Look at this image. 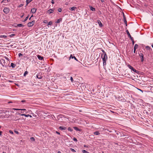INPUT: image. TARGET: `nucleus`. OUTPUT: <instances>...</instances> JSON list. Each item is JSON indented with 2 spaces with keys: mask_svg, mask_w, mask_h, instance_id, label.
<instances>
[{
  "mask_svg": "<svg viewBox=\"0 0 153 153\" xmlns=\"http://www.w3.org/2000/svg\"><path fill=\"white\" fill-rule=\"evenodd\" d=\"M101 57H102L103 65H106V61L107 60V56L106 53H105L102 54Z\"/></svg>",
  "mask_w": 153,
  "mask_h": 153,
  "instance_id": "obj_1",
  "label": "nucleus"
},
{
  "mask_svg": "<svg viewBox=\"0 0 153 153\" xmlns=\"http://www.w3.org/2000/svg\"><path fill=\"white\" fill-rule=\"evenodd\" d=\"M127 66L128 67V68L131 69L132 71H133L134 72H135L136 73H137V72H138V71L135 69L133 68L132 67L131 65H129V64L127 65Z\"/></svg>",
  "mask_w": 153,
  "mask_h": 153,
  "instance_id": "obj_2",
  "label": "nucleus"
},
{
  "mask_svg": "<svg viewBox=\"0 0 153 153\" xmlns=\"http://www.w3.org/2000/svg\"><path fill=\"white\" fill-rule=\"evenodd\" d=\"M35 23V20L33 21L32 22H29L27 24V26L28 27H31L33 26Z\"/></svg>",
  "mask_w": 153,
  "mask_h": 153,
  "instance_id": "obj_3",
  "label": "nucleus"
},
{
  "mask_svg": "<svg viewBox=\"0 0 153 153\" xmlns=\"http://www.w3.org/2000/svg\"><path fill=\"white\" fill-rule=\"evenodd\" d=\"M9 9L7 7H5L3 10L4 12L6 14L8 13L9 12Z\"/></svg>",
  "mask_w": 153,
  "mask_h": 153,
  "instance_id": "obj_4",
  "label": "nucleus"
},
{
  "mask_svg": "<svg viewBox=\"0 0 153 153\" xmlns=\"http://www.w3.org/2000/svg\"><path fill=\"white\" fill-rule=\"evenodd\" d=\"M1 63L2 64V65L3 66L5 65V60L4 59H1L0 60Z\"/></svg>",
  "mask_w": 153,
  "mask_h": 153,
  "instance_id": "obj_5",
  "label": "nucleus"
},
{
  "mask_svg": "<svg viewBox=\"0 0 153 153\" xmlns=\"http://www.w3.org/2000/svg\"><path fill=\"white\" fill-rule=\"evenodd\" d=\"M54 11V9H50L47 11V13L50 14L53 13Z\"/></svg>",
  "mask_w": 153,
  "mask_h": 153,
  "instance_id": "obj_6",
  "label": "nucleus"
},
{
  "mask_svg": "<svg viewBox=\"0 0 153 153\" xmlns=\"http://www.w3.org/2000/svg\"><path fill=\"white\" fill-rule=\"evenodd\" d=\"M19 114V115H20L21 116H25L26 117H31L32 116L31 115H30L29 114H27V115H26L25 114H20V113H19L18 114Z\"/></svg>",
  "mask_w": 153,
  "mask_h": 153,
  "instance_id": "obj_7",
  "label": "nucleus"
},
{
  "mask_svg": "<svg viewBox=\"0 0 153 153\" xmlns=\"http://www.w3.org/2000/svg\"><path fill=\"white\" fill-rule=\"evenodd\" d=\"M71 59H74L76 61H78L77 59L76 58L75 56H73L71 54V55L70 56L69 58V60H70L71 58Z\"/></svg>",
  "mask_w": 153,
  "mask_h": 153,
  "instance_id": "obj_8",
  "label": "nucleus"
},
{
  "mask_svg": "<svg viewBox=\"0 0 153 153\" xmlns=\"http://www.w3.org/2000/svg\"><path fill=\"white\" fill-rule=\"evenodd\" d=\"M36 9L35 8H33L32 9L31 12L33 13H36Z\"/></svg>",
  "mask_w": 153,
  "mask_h": 153,
  "instance_id": "obj_9",
  "label": "nucleus"
},
{
  "mask_svg": "<svg viewBox=\"0 0 153 153\" xmlns=\"http://www.w3.org/2000/svg\"><path fill=\"white\" fill-rule=\"evenodd\" d=\"M76 9V7H72L70 8L69 9L71 11H74Z\"/></svg>",
  "mask_w": 153,
  "mask_h": 153,
  "instance_id": "obj_10",
  "label": "nucleus"
},
{
  "mask_svg": "<svg viewBox=\"0 0 153 153\" xmlns=\"http://www.w3.org/2000/svg\"><path fill=\"white\" fill-rule=\"evenodd\" d=\"M37 57L38 59L40 60H42L43 59V57L39 55H37Z\"/></svg>",
  "mask_w": 153,
  "mask_h": 153,
  "instance_id": "obj_11",
  "label": "nucleus"
},
{
  "mask_svg": "<svg viewBox=\"0 0 153 153\" xmlns=\"http://www.w3.org/2000/svg\"><path fill=\"white\" fill-rule=\"evenodd\" d=\"M59 129L62 130L66 129V128L65 126H60L59 127Z\"/></svg>",
  "mask_w": 153,
  "mask_h": 153,
  "instance_id": "obj_12",
  "label": "nucleus"
},
{
  "mask_svg": "<svg viewBox=\"0 0 153 153\" xmlns=\"http://www.w3.org/2000/svg\"><path fill=\"white\" fill-rule=\"evenodd\" d=\"M97 23L99 24V25L100 27H101L102 26V24L100 20H97Z\"/></svg>",
  "mask_w": 153,
  "mask_h": 153,
  "instance_id": "obj_13",
  "label": "nucleus"
},
{
  "mask_svg": "<svg viewBox=\"0 0 153 153\" xmlns=\"http://www.w3.org/2000/svg\"><path fill=\"white\" fill-rule=\"evenodd\" d=\"M89 7L90 8V10H91L93 11H95V9L94 7H93L92 6H90Z\"/></svg>",
  "mask_w": 153,
  "mask_h": 153,
  "instance_id": "obj_14",
  "label": "nucleus"
},
{
  "mask_svg": "<svg viewBox=\"0 0 153 153\" xmlns=\"http://www.w3.org/2000/svg\"><path fill=\"white\" fill-rule=\"evenodd\" d=\"M62 19L61 18L59 19H58L57 21H56L55 22V23H60L62 21Z\"/></svg>",
  "mask_w": 153,
  "mask_h": 153,
  "instance_id": "obj_15",
  "label": "nucleus"
},
{
  "mask_svg": "<svg viewBox=\"0 0 153 153\" xmlns=\"http://www.w3.org/2000/svg\"><path fill=\"white\" fill-rule=\"evenodd\" d=\"M20 119V118H19L18 117L16 116L15 117V118L13 120L14 121H17Z\"/></svg>",
  "mask_w": 153,
  "mask_h": 153,
  "instance_id": "obj_16",
  "label": "nucleus"
},
{
  "mask_svg": "<svg viewBox=\"0 0 153 153\" xmlns=\"http://www.w3.org/2000/svg\"><path fill=\"white\" fill-rule=\"evenodd\" d=\"M124 23L126 24V26H127V22L126 20V18H125L124 17Z\"/></svg>",
  "mask_w": 153,
  "mask_h": 153,
  "instance_id": "obj_17",
  "label": "nucleus"
},
{
  "mask_svg": "<svg viewBox=\"0 0 153 153\" xmlns=\"http://www.w3.org/2000/svg\"><path fill=\"white\" fill-rule=\"evenodd\" d=\"M11 66L13 68H14L16 66V65L13 63H11Z\"/></svg>",
  "mask_w": 153,
  "mask_h": 153,
  "instance_id": "obj_18",
  "label": "nucleus"
},
{
  "mask_svg": "<svg viewBox=\"0 0 153 153\" xmlns=\"http://www.w3.org/2000/svg\"><path fill=\"white\" fill-rule=\"evenodd\" d=\"M94 134L96 135H98L100 134L98 131H96L94 133Z\"/></svg>",
  "mask_w": 153,
  "mask_h": 153,
  "instance_id": "obj_19",
  "label": "nucleus"
},
{
  "mask_svg": "<svg viewBox=\"0 0 153 153\" xmlns=\"http://www.w3.org/2000/svg\"><path fill=\"white\" fill-rule=\"evenodd\" d=\"M33 0H27L26 1V5H27L30 2L32 1Z\"/></svg>",
  "mask_w": 153,
  "mask_h": 153,
  "instance_id": "obj_20",
  "label": "nucleus"
},
{
  "mask_svg": "<svg viewBox=\"0 0 153 153\" xmlns=\"http://www.w3.org/2000/svg\"><path fill=\"white\" fill-rule=\"evenodd\" d=\"M73 128L74 129L77 131H80V130L77 127H73Z\"/></svg>",
  "mask_w": 153,
  "mask_h": 153,
  "instance_id": "obj_21",
  "label": "nucleus"
},
{
  "mask_svg": "<svg viewBox=\"0 0 153 153\" xmlns=\"http://www.w3.org/2000/svg\"><path fill=\"white\" fill-rule=\"evenodd\" d=\"M126 33L128 36L129 37H131V36L129 31H128V30H127L126 31Z\"/></svg>",
  "mask_w": 153,
  "mask_h": 153,
  "instance_id": "obj_22",
  "label": "nucleus"
},
{
  "mask_svg": "<svg viewBox=\"0 0 153 153\" xmlns=\"http://www.w3.org/2000/svg\"><path fill=\"white\" fill-rule=\"evenodd\" d=\"M7 37V36L5 35H1L0 36V38H6Z\"/></svg>",
  "mask_w": 153,
  "mask_h": 153,
  "instance_id": "obj_23",
  "label": "nucleus"
},
{
  "mask_svg": "<svg viewBox=\"0 0 153 153\" xmlns=\"http://www.w3.org/2000/svg\"><path fill=\"white\" fill-rule=\"evenodd\" d=\"M138 45L137 44H135L134 47V49L136 50L138 48Z\"/></svg>",
  "mask_w": 153,
  "mask_h": 153,
  "instance_id": "obj_24",
  "label": "nucleus"
},
{
  "mask_svg": "<svg viewBox=\"0 0 153 153\" xmlns=\"http://www.w3.org/2000/svg\"><path fill=\"white\" fill-rule=\"evenodd\" d=\"M139 56H140V58H144V55L142 53H140L139 54Z\"/></svg>",
  "mask_w": 153,
  "mask_h": 153,
  "instance_id": "obj_25",
  "label": "nucleus"
},
{
  "mask_svg": "<svg viewBox=\"0 0 153 153\" xmlns=\"http://www.w3.org/2000/svg\"><path fill=\"white\" fill-rule=\"evenodd\" d=\"M30 140L31 141L33 142L35 140V138L33 137H31L30 138Z\"/></svg>",
  "mask_w": 153,
  "mask_h": 153,
  "instance_id": "obj_26",
  "label": "nucleus"
},
{
  "mask_svg": "<svg viewBox=\"0 0 153 153\" xmlns=\"http://www.w3.org/2000/svg\"><path fill=\"white\" fill-rule=\"evenodd\" d=\"M68 131H73V129L69 127L68 128Z\"/></svg>",
  "mask_w": 153,
  "mask_h": 153,
  "instance_id": "obj_27",
  "label": "nucleus"
},
{
  "mask_svg": "<svg viewBox=\"0 0 153 153\" xmlns=\"http://www.w3.org/2000/svg\"><path fill=\"white\" fill-rule=\"evenodd\" d=\"M82 152L83 153H89V152L85 150H82Z\"/></svg>",
  "mask_w": 153,
  "mask_h": 153,
  "instance_id": "obj_28",
  "label": "nucleus"
},
{
  "mask_svg": "<svg viewBox=\"0 0 153 153\" xmlns=\"http://www.w3.org/2000/svg\"><path fill=\"white\" fill-rule=\"evenodd\" d=\"M17 26H18L19 27H21L24 26V25H23L22 24H19L17 25Z\"/></svg>",
  "mask_w": 153,
  "mask_h": 153,
  "instance_id": "obj_29",
  "label": "nucleus"
},
{
  "mask_svg": "<svg viewBox=\"0 0 153 153\" xmlns=\"http://www.w3.org/2000/svg\"><path fill=\"white\" fill-rule=\"evenodd\" d=\"M62 9L61 8H59L58 9V11L59 12H61L62 11Z\"/></svg>",
  "mask_w": 153,
  "mask_h": 153,
  "instance_id": "obj_30",
  "label": "nucleus"
},
{
  "mask_svg": "<svg viewBox=\"0 0 153 153\" xmlns=\"http://www.w3.org/2000/svg\"><path fill=\"white\" fill-rule=\"evenodd\" d=\"M52 24V22L51 21H50L48 23V25H51Z\"/></svg>",
  "mask_w": 153,
  "mask_h": 153,
  "instance_id": "obj_31",
  "label": "nucleus"
},
{
  "mask_svg": "<svg viewBox=\"0 0 153 153\" xmlns=\"http://www.w3.org/2000/svg\"><path fill=\"white\" fill-rule=\"evenodd\" d=\"M28 16L26 17L25 18V19L23 21V22H25L27 20V19H28Z\"/></svg>",
  "mask_w": 153,
  "mask_h": 153,
  "instance_id": "obj_32",
  "label": "nucleus"
},
{
  "mask_svg": "<svg viewBox=\"0 0 153 153\" xmlns=\"http://www.w3.org/2000/svg\"><path fill=\"white\" fill-rule=\"evenodd\" d=\"M70 79H71V82H74V80H73V78H72V76H71Z\"/></svg>",
  "mask_w": 153,
  "mask_h": 153,
  "instance_id": "obj_33",
  "label": "nucleus"
},
{
  "mask_svg": "<svg viewBox=\"0 0 153 153\" xmlns=\"http://www.w3.org/2000/svg\"><path fill=\"white\" fill-rule=\"evenodd\" d=\"M27 73L28 72L27 71H25L24 74V76H25L26 74H27Z\"/></svg>",
  "mask_w": 153,
  "mask_h": 153,
  "instance_id": "obj_34",
  "label": "nucleus"
},
{
  "mask_svg": "<svg viewBox=\"0 0 153 153\" xmlns=\"http://www.w3.org/2000/svg\"><path fill=\"white\" fill-rule=\"evenodd\" d=\"M43 22L44 23H47L48 21L47 20H45L43 21Z\"/></svg>",
  "mask_w": 153,
  "mask_h": 153,
  "instance_id": "obj_35",
  "label": "nucleus"
},
{
  "mask_svg": "<svg viewBox=\"0 0 153 153\" xmlns=\"http://www.w3.org/2000/svg\"><path fill=\"white\" fill-rule=\"evenodd\" d=\"M70 149L71 151L73 152H76L75 150L74 149L72 148H71Z\"/></svg>",
  "mask_w": 153,
  "mask_h": 153,
  "instance_id": "obj_36",
  "label": "nucleus"
},
{
  "mask_svg": "<svg viewBox=\"0 0 153 153\" xmlns=\"http://www.w3.org/2000/svg\"><path fill=\"white\" fill-rule=\"evenodd\" d=\"M13 109L15 110H20V109L19 108H13Z\"/></svg>",
  "mask_w": 153,
  "mask_h": 153,
  "instance_id": "obj_37",
  "label": "nucleus"
},
{
  "mask_svg": "<svg viewBox=\"0 0 153 153\" xmlns=\"http://www.w3.org/2000/svg\"><path fill=\"white\" fill-rule=\"evenodd\" d=\"M146 49L149 50L150 49V48L148 46H147L146 47Z\"/></svg>",
  "mask_w": 153,
  "mask_h": 153,
  "instance_id": "obj_38",
  "label": "nucleus"
},
{
  "mask_svg": "<svg viewBox=\"0 0 153 153\" xmlns=\"http://www.w3.org/2000/svg\"><path fill=\"white\" fill-rule=\"evenodd\" d=\"M129 38H130L131 40L132 41H133V40H134V39L131 36V37H130Z\"/></svg>",
  "mask_w": 153,
  "mask_h": 153,
  "instance_id": "obj_39",
  "label": "nucleus"
},
{
  "mask_svg": "<svg viewBox=\"0 0 153 153\" xmlns=\"http://www.w3.org/2000/svg\"><path fill=\"white\" fill-rule=\"evenodd\" d=\"M23 55V54H22L21 53H19L18 54V56L19 57H20L21 56H22Z\"/></svg>",
  "mask_w": 153,
  "mask_h": 153,
  "instance_id": "obj_40",
  "label": "nucleus"
},
{
  "mask_svg": "<svg viewBox=\"0 0 153 153\" xmlns=\"http://www.w3.org/2000/svg\"><path fill=\"white\" fill-rule=\"evenodd\" d=\"M73 140L74 141H76V142L77 141V139L76 138H75V137H74V138Z\"/></svg>",
  "mask_w": 153,
  "mask_h": 153,
  "instance_id": "obj_41",
  "label": "nucleus"
},
{
  "mask_svg": "<svg viewBox=\"0 0 153 153\" xmlns=\"http://www.w3.org/2000/svg\"><path fill=\"white\" fill-rule=\"evenodd\" d=\"M9 132L12 134H13V131L11 130H10Z\"/></svg>",
  "mask_w": 153,
  "mask_h": 153,
  "instance_id": "obj_42",
  "label": "nucleus"
},
{
  "mask_svg": "<svg viewBox=\"0 0 153 153\" xmlns=\"http://www.w3.org/2000/svg\"><path fill=\"white\" fill-rule=\"evenodd\" d=\"M15 35V34H11L10 35V36L12 37L14 36Z\"/></svg>",
  "mask_w": 153,
  "mask_h": 153,
  "instance_id": "obj_43",
  "label": "nucleus"
},
{
  "mask_svg": "<svg viewBox=\"0 0 153 153\" xmlns=\"http://www.w3.org/2000/svg\"><path fill=\"white\" fill-rule=\"evenodd\" d=\"M144 60V58H141V62H143Z\"/></svg>",
  "mask_w": 153,
  "mask_h": 153,
  "instance_id": "obj_44",
  "label": "nucleus"
},
{
  "mask_svg": "<svg viewBox=\"0 0 153 153\" xmlns=\"http://www.w3.org/2000/svg\"><path fill=\"white\" fill-rule=\"evenodd\" d=\"M20 110L21 111H26V109H20Z\"/></svg>",
  "mask_w": 153,
  "mask_h": 153,
  "instance_id": "obj_45",
  "label": "nucleus"
},
{
  "mask_svg": "<svg viewBox=\"0 0 153 153\" xmlns=\"http://www.w3.org/2000/svg\"><path fill=\"white\" fill-rule=\"evenodd\" d=\"M51 3L52 4H54V0H52L51 1Z\"/></svg>",
  "mask_w": 153,
  "mask_h": 153,
  "instance_id": "obj_46",
  "label": "nucleus"
},
{
  "mask_svg": "<svg viewBox=\"0 0 153 153\" xmlns=\"http://www.w3.org/2000/svg\"><path fill=\"white\" fill-rule=\"evenodd\" d=\"M2 131H0V136H1L2 135Z\"/></svg>",
  "mask_w": 153,
  "mask_h": 153,
  "instance_id": "obj_47",
  "label": "nucleus"
},
{
  "mask_svg": "<svg viewBox=\"0 0 153 153\" xmlns=\"http://www.w3.org/2000/svg\"><path fill=\"white\" fill-rule=\"evenodd\" d=\"M56 133L58 134H60V133L57 131H56Z\"/></svg>",
  "mask_w": 153,
  "mask_h": 153,
  "instance_id": "obj_48",
  "label": "nucleus"
},
{
  "mask_svg": "<svg viewBox=\"0 0 153 153\" xmlns=\"http://www.w3.org/2000/svg\"><path fill=\"white\" fill-rule=\"evenodd\" d=\"M136 49H134V53H136Z\"/></svg>",
  "mask_w": 153,
  "mask_h": 153,
  "instance_id": "obj_49",
  "label": "nucleus"
},
{
  "mask_svg": "<svg viewBox=\"0 0 153 153\" xmlns=\"http://www.w3.org/2000/svg\"><path fill=\"white\" fill-rule=\"evenodd\" d=\"M21 102H25V100H23L21 101Z\"/></svg>",
  "mask_w": 153,
  "mask_h": 153,
  "instance_id": "obj_50",
  "label": "nucleus"
},
{
  "mask_svg": "<svg viewBox=\"0 0 153 153\" xmlns=\"http://www.w3.org/2000/svg\"><path fill=\"white\" fill-rule=\"evenodd\" d=\"M132 44L133 45H134V40H133V41H132Z\"/></svg>",
  "mask_w": 153,
  "mask_h": 153,
  "instance_id": "obj_51",
  "label": "nucleus"
},
{
  "mask_svg": "<svg viewBox=\"0 0 153 153\" xmlns=\"http://www.w3.org/2000/svg\"><path fill=\"white\" fill-rule=\"evenodd\" d=\"M138 89L139 90H140V91H141L142 92H143V91H142L141 90V89Z\"/></svg>",
  "mask_w": 153,
  "mask_h": 153,
  "instance_id": "obj_52",
  "label": "nucleus"
},
{
  "mask_svg": "<svg viewBox=\"0 0 153 153\" xmlns=\"http://www.w3.org/2000/svg\"><path fill=\"white\" fill-rule=\"evenodd\" d=\"M15 132L16 134H18L19 133L18 131H16Z\"/></svg>",
  "mask_w": 153,
  "mask_h": 153,
  "instance_id": "obj_53",
  "label": "nucleus"
},
{
  "mask_svg": "<svg viewBox=\"0 0 153 153\" xmlns=\"http://www.w3.org/2000/svg\"><path fill=\"white\" fill-rule=\"evenodd\" d=\"M101 1L102 2H104V0H101Z\"/></svg>",
  "mask_w": 153,
  "mask_h": 153,
  "instance_id": "obj_54",
  "label": "nucleus"
},
{
  "mask_svg": "<svg viewBox=\"0 0 153 153\" xmlns=\"http://www.w3.org/2000/svg\"><path fill=\"white\" fill-rule=\"evenodd\" d=\"M102 51L103 53H105L104 50H102Z\"/></svg>",
  "mask_w": 153,
  "mask_h": 153,
  "instance_id": "obj_55",
  "label": "nucleus"
},
{
  "mask_svg": "<svg viewBox=\"0 0 153 153\" xmlns=\"http://www.w3.org/2000/svg\"><path fill=\"white\" fill-rule=\"evenodd\" d=\"M23 16H24V15H22V16H21V18H22V17H23Z\"/></svg>",
  "mask_w": 153,
  "mask_h": 153,
  "instance_id": "obj_56",
  "label": "nucleus"
},
{
  "mask_svg": "<svg viewBox=\"0 0 153 153\" xmlns=\"http://www.w3.org/2000/svg\"><path fill=\"white\" fill-rule=\"evenodd\" d=\"M58 153H61V152L59 151L58 152Z\"/></svg>",
  "mask_w": 153,
  "mask_h": 153,
  "instance_id": "obj_57",
  "label": "nucleus"
},
{
  "mask_svg": "<svg viewBox=\"0 0 153 153\" xmlns=\"http://www.w3.org/2000/svg\"><path fill=\"white\" fill-rule=\"evenodd\" d=\"M6 59H7V60H8V58L7 57H6Z\"/></svg>",
  "mask_w": 153,
  "mask_h": 153,
  "instance_id": "obj_58",
  "label": "nucleus"
},
{
  "mask_svg": "<svg viewBox=\"0 0 153 153\" xmlns=\"http://www.w3.org/2000/svg\"><path fill=\"white\" fill-rule=\"evenodd\" d=\"M20 113H23L24 112H22V111H21Z\"/></svg>",
  "mask_w": 153,
  "mask_h": 153,
  "instance_id": "obj_59",
  "label": "nucleus"
},
{
  "mask_svg": "<svg viewBox=\"0 0 153 153\" xmlns=\"http://www.w3.org/2000/svg\"><path fill=\"white\" fill-rule=\"evenodd\" d=\"M33 17V15H32L30 17L31 18L32 17Z\"/></svg>",
  "mask_w": 153,
  "mask_h": 153,
  "instance_id": "obj_60",
  "label": "nucleus"
},
{
  "mask_svg": "<svg viewBox=\"0 0 153 153\" xmlns=\"http://www.w3.org/2000/svg\"><path fill=\"white\" fill-rule=\"evenodd\" d=\"M152 47L153 48V44L152 45Z\"/></svg>",
  "mask_w": 153,
  "mask_h": 153,
  "instance_id": "obj_61",
  "label": "nucleus"
},
{
  "mask_svg": "<svg viewBox=\"0 0 153 153\" xmlns=\"http://www.w3.org/2000/svg\"><path fill=\"white\" fill-rule=\"evenodd\" d=\"M37 77L38 78H39V79H40V78H40L38 77V76H37Z\"/></svg>",
  "mask_w": 153,
  "mask_h": 153,
  "instance_id": "obj_62",
  "label": "nucleus"
},
{
  "mask_svg": "<svg viewBox=\"0 0 153 153\" xmlns=\"http://www.w3.org/2000/svg\"><path fill=\"white\" fill-rule=\"evenodd\" d=\"M22 4H21V5H20V6L19 7H21V6H22Z\"/></svg>",
  "mask_w": 153,
  "mask_h": 153,
  "instance_id": "obj_63",
  "label": "nucleus"
},
{
  "mask_svg": "<svg viewBox=\"0 0 153 153\" xmlns=\"http://www.w3.org/2000/svg\"><path fill=\"white\" fill-rule=\"evenodd\" d=\"M9 1V0H7V1Z\"/></svg>",
  "mask_w": 153,
  "mask_h": 153,
  "instance_id": "obj_64",
  "label": "nucleus"
}]
</instances>
